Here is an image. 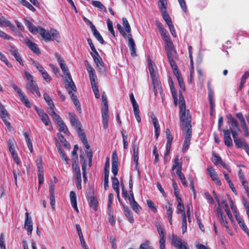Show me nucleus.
Returning a JSON list of instances; mask_svg holds the SVG:
<instances>
[{"mask_svg": "<svg viewBox=\"0 0 249 249\" xmlns=\"http://www.w3.org/2000/svg\"><path fill=\"white\" fill-rule=\"evenodd\" d=\"M24 23L29 31L33 34H39L42 39L45 41L56 40L58 42L60 37L59 32L54 29H51L50 31L40 27L34 26L29 20H25Z\"/></svg>", "mask_w": 249, "mask_h": 249, "instance_id": "nucleus-1", "label": "nucleus"}, {"mask_svg": "<svg viewBox=\"0 0 249 249\" xmlns=\"http://www.w3.org/2000/svg\"><path fill=\"white\" fill-rule=\"evenodd\" d=\"M69 115L70 117V121L71 125L75 127L76 128H78V134L82 142L83 143V144L85 148L86 149V153L88 159L89 166L90 167L91 166L92 163V154L91 150L89 149V145L88 144V141L86 139L84 133L79 127V125L77 117L75 115L71 113H70Z\"/></svg>", "mask_w": 249, "mask_h": 249, "instance_id": "nucleus-2", "label": "nucleus"}, {"mask_svg": "<svg viewBox=\"0 0 249 249\" xmlns=\"http://www.w3.org/2000/svg\"><path fill=\"white\" fill-rule=\"evenodd\" d=\"M179 107L180 125L182 127H184V125L189 126V124L191 123V116L189 113V110H186L185 99L181 93L179 95Z\"/></svg>", "mask_w": 249, "mask_h": 249, "instance_id": "nucleus-3", "label": "nucleus"}, {"mask_svg": "<svg viewBox=\"0 0 249 249\" xmlns=\"http://www.w3.org/2000/svg\"><path fill=\"white\" fill-rule=\"evenodd\" d=\"M148 69L150 77L152 80L155 94L156 95L157 90L160 89L159 87L160 81L157 67L151 60L149 61Z\"/></svg>", "mask_w": 249, "mask_h": 249, "instance_id": "nucleus-4", "label": "nucleus"}, {"mask_svg": "<svg viewBox=\"0 0 249 249\" xmlns=\"http://www.w3.org/2000/svg\"><path fill=\"white\" fill-rule=\"evenodd\" d=\"M213 193L218 204V206L215 209L214 211L216 213L217 216L220 222L221 225L225 227L226 231L228 232L229 231V228L228 226V222L226 219V216L220 210L221 207V202L214 191L213 192Z\"/></svg>", "mask_w": 249, "mask_h": 249, "instance_id": "nucleus-5", "label": "nucleus"}, {"mask_svg": "<svg viewBox=\"0 0 249 249\" xmlns=\"http://www.w3.org/2000/svg\"><path fill=\"white\" fill-rule=\"evenodd\" d=\"M23 77L27 81L26 88L32 93L35 92L38 96H40L41 94L36 84L33 80V76L28 71H25Z\"/></svg>", "mask_w": 249, "mask_h": 249, "instance_id": "nucleus-6", "label": "nucleus"}, {"mask_svg": "<svg viewBox=\"0 0 249 249\" xmlns=\"http://www.w3.org/2000/svg\"><path fill=\"white\" fill-rule=\"evenodd\" d=\"M168 238L171 244L177 249H189L187 243L180 237L172 234L169 236Z\"/></svg>", "mask_w": 249, "mask_h": 249, "instance_id": "nucleus-7", "label": "nucleus"}, {"mask_svg": "<svg viewBox=\"0 0 249 249\" xmlns=\"http://www.w3.org/2000/svg\"><path fill=\"white\" fill-rule=\"evenodd\" d=\"M157 231L159 234V248L160 249H166L165 248V232L162 224L159 222L155 224Z\"/></svg>", "mask_w": 249, "mask_h": 249, "instance_id": "nucleus-8", "label": "nucleus"}, {"mask_svg": "<svg viewBox=\"0 0 249 249\" xmlns=\"http://www.w3.org/2000/svg\"><path fill=\"white\" fill-rule=\"evenodd\" d=\"M229 204L231 206V209L232 210V212L235 214L236 220H237L240 227L249 236V230L248 229L247 227L245 225V224L244 221L242 220V219L236 215V213H237L236 208L235 206L234 205L233 202L231 198H229Z\"/></svg>", "mask_w": 249, "mask_h": 249, "instance_id": "nucleus-9", "label": "nucleus"}, {"mask_svg": "<svg viewBox=\"0 0 249 249\" xmlns=\"http://www.w3.org/2000/svg\"><path fill=\"white\" fill-rule=\"evenodd\" d=\"M0 116L2 119L5 124L7 126L8 128L11 129L12 126L10 122L8 121V119L10 117V115L8 114L7 111L5 109L2 105L0 103Z\"/></svg>", "mask_w": 249, "mask_h": 249, "instance_id": "nucleus-10", "label": "nucleus"}, {"mask_svg": "<svg viewBox=\"0 0 249 249\" xmlns=\"http://www.w3.org/2000/svg\"><path fill=\"white\" fill-rule=\"evenodd\" d=\"M24 229L27 231L28 235H31L33 231V221L29 213H25V220L24 223Z\"/></svg>", "mask_w": 249, "mask_h": 249, "instance_id": "nucleus-11", "label": "nucleus"}, {"mask_svg": "<svg viewBox=\"0 0 249 249\" xmlns=\"http://www.w3.org/2000/svg\"><path fill=\"white\" fill-rule=\"evenodd\" d=\"M55 56L57 58L58 62L60 65V67L66 77V79L67 78H69V77H71L68 68L64 63V61L61 58V56L58 53H56Z\"/></svg>", "mask_w": 249, "mask_h": 249, "instance_id": "nucleus-12", "label": "nucleus"}, {"mask_svg": "<svg viewBox=\"0 0 249 249\" xmlns=\"http://www.w3.org/2000/svg\"><path fill=\"white\" fill-rule=\"evenodd\" d=\"M163 41L165 43V49L167 55H176V51L171 38H170Z\"/></svg>", "mask_w": 249, "mask_h": 249, "instance_id": "nucleus-13", "label": "nucleus"}, {"mask_svg": "<svg viewBox=\"0 0 249 249\" xmlns=\"http://www.w3.org/2000/svg\"><path fill=\"white\" fill-rule=\"evenodd\" d=\"M231 134L236 146L238 148H244L248 143L244 140H239L237 138V132L235 131H231Z\"/></svg>", "mask_w": 249, "mask_h": 249, "instance_id": "nucleus-14", "label": "nucleus"}, {"mask_svg": "<svg viewBox=\"0 0 249 249\" xmlns=\"http://www.w3.org/2000/svg\"><path fill=\"white\" fill-rule=\"evenodd\" d=\"M207 170L209 176L214 183L217 185H220L221 184V182L214 169L212 167L210 166L207 168Z\"/></svg>", "mask_w": 249, "mask_h": 249, "instance_id": "nucleus-15", "label": "nucleus"}, {"mask_svg": "<svg viewBox=\"0 0 249 249\" xmlns=\"http://www.w3.org/2000/svg\"><path fill=\"white\" fill-rule=\"evenodd\" d=\"M36 110L43 123L46 125H49L50 123V120L47 114L42 109L37 107H36Z\"/></svg>", "mask_w": 249, "mask_h": 249, "instance_id": "nucleus-16", "label": "nucleus"}, {"mask_svg": "<svg viewBox=\"0 0 249 249\" xmlns=\"http://www.w3.org/2000/svg\"><path fill=\"white\" fill-rule=\"evenodd\" d=\"M239 178L242 185L243 186L244 189L246 191L247 196L249 197V187L248 186V182L244 177L241 169H239L238 173Z\"/></svg>", "mask_w": 249, "mask_h": 249, "instance_id": "nucleus-17", "label": "nucleus"}, {"mask_svg": "<svg viewBox=\"0 0 249 249\" xmlns=\"http://www.w3.org/2000/svg\"><path fill=\"white\" fill-rule=\"evenodd\" d=\"M65 88L68 90L70 95H71L73 91H76V88L72 80L71 77L66 79Z\"/></svg>", "mask_w": 249, "mask_h": 249, "instance_id": "nucleus-18", "label": "nucleus"}, {"mask_svg": "<svg viewBox=\"0 0 249 249\" xmlns=\"http://www.w3.org/2000/svg\"><path fill=\"white\" fill-rule=\"evenodd\" d=\"M165 133L166 135L167 143L166 146V152L165 153V156H167L169 154L172 142L173 141V137L171 135V132L169 129L167 128L166 129Z\"/></svg>", "mask_w": 249, "mask_h": 249, "instance_id": "nucleus-19", "label": "nucleus"}, {"mask_svg": "<svg viewBox=\"0 0 249 249\" xmlns=\"http://www.w3.org/2000/svg\"><path fill=\"white\" fill-rule=\"evenodd\" d=\"M25 43L26 45L30 48V49L36 54H39L40 52L39 49L37 46V45L34 42H32L30 39L27 38L25 39Z\"/></svg>", "mask_w": 249, "mask_h": 249, "instance_id": "nucleus-20", "label": "nucleus"}, {"mask_svg": "<svg viewBox=\"0 0 249 249\" xmlns=\"http://www.w3.org/2000/svg\"><path fill=\"white\" fill-rule=\"evenodd\" d=\"M86 67L89 74L90 82L97 81V76L93 68L89 64L86 65Z\"/></svg>", "mask_w": 249, "mask_h": 249, "instance_id": "nucleus-21", "label": "nucleus"}, {"mask_svg": "<svg viewBox=\"0 0 249 249\" xmlns=\"http://www.w3.org/2000/svg\"><path fill=\"white\" fill-rule=\"evenodd\" d=\"M152 124L155 128V133L156 139H157L160 134V127L158 119L155 116L151 117Z\"/></svg>", "mask_w": 249, "mask_h": 249, "instance_id": "nucleus-22", "label": "nucleus"}, {"mask_svg": "<svg viewBox=\"0 0 249 249\" xmlns=\"http://www.w3.org/2000/svg\"><path fill=\"white\" fill-rule=\"evenodd\" d=\"M70 200L72 208L79 213V210L77 206L76 196L75 193L73 191H71L70 194Z\"/></svg>", "mask_w": 249, "mask_h": 249, "instance_id": "nucleus-23", "label": "nucleus"}, {"mask_svg": "<svg viewBox=\"0 0 249 249\" xmlns=\"http://www.w3.org/2000/svg\"><path fill=\"white\" fill-rule=\"evenodd\" d=\"M89 204L92 209L94 211H97L98 206V201L96 198L94 196H90L88 198Z\"/></svg>", "mask_w": 249, "mask_h": 249, "instance_id": "nucleus-24", "label": "nucleus"}, {"mask_svg": "<svg viewBox=\"0 0 249 249\" xmlns=\"http://www.w3.org/2000/svg\"><path fill=\"white\" fill-rule=\"evenodd\" d=\"M228 119L229 122L231 123L233 128V130H232L231 131L236 130V131L237 132V135H238L240 129L236 120L231 115L228 116Z\"/></svg>", "mask_w": 249, "mask_h": 249, "instance_id": "nucleus-25", "label": "nucleus"}, {"mask_svg": "<svg viewBox=\"0 0 249 249\" xmlns=\"http://www.w3.org/2000/svg\"><path fill=\"white\" fill-rule=\"evenodd\" d=\"M167 56L171 67L172 68L173 72L175 75L177 72H179L178 69V67L174 60V57L176 56V55H167Z\"/></svg>", "mask_w": 249, "mask_h": 249, "instance_id": "nucleus-26", "label": "nucleus"}, {"mask_svg": "<svg viewBox=\"0 0 249 249\" xmlns=\"http://www.w3.org/2000/svg\"><path fill=\"white\" fill-rule=\"evenodd\" d=\"M101 113L103 127L105 129H107L108 127L109 118L108 111H101Z\"/></svg>", "mask_w": 249, "mask_h": 249, "instance_id": "nucleus-27", "label": "nucleus"}, {"mask_svg": "<svg viewBox=\"0 0 249 249\" xmlns=\"http://www.w3.org/2000/svg\"><path fill=\"white\" fill-rule=\"evenodd\" d=\"M221 207L220 208V210H221V212L223 213V212L222 211V209L223 208L225 210L229 218L230 219V220L231 221H232L233 217H232V214L230 213V209L229 208V205L227 204V202L226 201H222V202H221Z\"/></svg>", "mask_w": 249, "mask_h": 249, "instance_id": "nucleus-28", "label": "nucleus"}, {"mask_svg": "<svg viewBox=\"0 0 249 249\" xmlns=\"http://www.w3.org/2000/svg\"><path fill=\"white\" fill-rule=\"evenodd\" d=\"M48 113L53 118L54 120V123L56 124L58 123H60L61 121H62L60 118L59 116L53 110V108H49Z\"/></svg>", "mask_w": 249, "mask_h": 249, "instance_id": "nucleus-29", "label": "nucleus"}, {"mask_svg": "<svg viewBox=\"0 0 249 249\" xmlns=\"http://www.w3.org/2000/svg\"><path fill=\"white\" fill-rule=\"evenodd\" d=\"M133 160L135 163V169L139 171L138 165H139V150L138 148L136 146L133 147Z\"/></svg>", "mask_w": 249, "mask_h": 249, "instance_id": "nucleus-30", "label": "nucleus"}, {"mask_svg": "<svg viewBox=\"0 0 249 249\" xmlns=\"http://www.w3.org/2000/svg\"><path fill=\"white\" fill-rule=\"evenodd\" d=\"M10 51L12 55L14 56L16 60L20 64L23 66V62L18 51L14 48H12Z\"/></svg>", "mask_w": 249, "mask_h": 249, "instance_id": "nucleus-31", "label": "nucleus"}, {"mask_svg": "<svg viewBox=\"0 0 249 249\" xmlns=\"http://www.w3.org/2000/svg\"><path fill=\"white\" fill-rule=\"evenodd\" d=\"M172 170L176 169V173H179L181 171V164L178 161V156H177L174 160V162L172 166Z\"/></svg>", "mask_w": 249, "mask_h": 249, "instance_id": "nucleus-32", "label": "nucleus"}, {"mask_svg": "<svg viewBox=\"0 0 249 249\" xmlns=\"http://www.w3.org/2000/svg\"><path fill=\"white\" fill-rule=\"evenodd\" d=\"M23 135L25 137V140L28 148H29L30 151L32 153L33 151V147L31 139L27 132H24L23 133Z\"/></svg>", "mask_w": 249, "mask_h": 249, "instance_id": "nucleus-33", "label": "nucleus"}, {"mask_svg": "<svg viewBox=\"0 0 249 249\" xmlns=\"http://www.w3.org/2000/svg\"><path fill=\"white\" fill-rule=\"evenodd\" d=\"M23 135L25 137V140L28 148H29L30 151L32 153L33 151V147L31 139L27 132H24L23 133Z\"/></svg>", "mask_w": 249, "mask_h": 249, "instance_id": "nucleus-34", "label": "nucleus"}, {"mask_svg": "<svg viewBox=\"0 0 249 249\" xmlns=\"http://www.w3.org/2000/svg\"><path fill=\"white\" fill-rule=\"evenodd\" d=\"M94 36L99 41V42L103 44L104 43V40L100 35V33L98 32V31L96 29V27H92V29H91Z\"/></svg>", "mask_w": 249, "mask_h": 249, "instance_id": "nucleus-35", "label": "nucleus"}, {"mask_svg": "<svg viewBox=\"0 0 249 249\" xmlns=\"http://www.w3.org/2000/svg\"><path fill=\"white\" fill-rule=\"evenodd\" d=\"M102 107L101 111H108L107 97L105 92L102 94Z\"/></svg>", "mask_w": 249, "mask_h": 249, "instance_id": "nucleus-36", "label": "nucleus"}, {"mask_svg": "<svg viewBox=\"0 0 249 249\" xmlns=\"http://www.w3.org/2000/svg\"><path fill=\"white\" fill-rule=\"evenodd\" d=\"M80 158L81 160V162L82 164V169L83 171V177L85 178L86 173V169H87V160L85 159L84 156L81 155L80 156Z\"/></svg>", "mask_w": 249, "mask_h": 249, "instance_id": "nucleus-37", "label": "nucleus"}, {"mask_svg": "<svg viewBox=\"0 0 249 249\" xmlns=\"http://www.w3.org/2000/svg\"><path fill=\"white\" fill-rule=\"evenodd\" d=\"M175 75L178 79V84H179L180 88L183 90H185V84L184 83L183 80V78L181 76L180 73L179 72H177Z\"/></svg>", "mask_w": 249, "mask_h": 249, "instance_id": "nucleus-38", "label": "nucleus"}, {"mask_svg": "<svg viewBox=\"0 0 249 249\" xmlns=\"http://www.w3.org/2000/svg\"><path fill=\"white\" fill-rule=\"evenodd\" d=\"M112 188L116 191L118 196L119 195V180L116 177H112Z\"/></svg>", "mask_w": 249, "mask_h": 249, "instance_id": "nucleus-39", "label": "nucleus"}, {"mask_svg": "<svg viewBox=\"0 0 249 249\" xmlns=\"http://www.w3.org/2000/svg\"><path fill=\"white\" fill-rule=\"evenodd\" d=\"M91 84L95 97L96 98H99L100 97V93L99 91L98 90V86L97 81L91 82Z\"/></svg>", "mask_w": 249, "mask_h": 249, "instance_id": "nucleus-40", "label": "nucleus"}, {"mask_svg": "<svg viewBox=\"0 0 249 249\" xmlns=\"http://www.w3.org/2000/svg\"><path fill=\"white\" fill-rule=\"evenodd\" d=\"M56 125L59 127V130L60 131L63 132L64 133L68 135L70 134L67 126L65 125V124H64L62 121L56 124Z\"/></svg>", "mask_w": 249, "mask_h": 249, "instance_id": "nucleus-41", "label": "nucleus"}, {"mask_svg": "<svg viewBox=\"0 0 249 249\" xmlns=\"http://www.w3.org/2000/svg\"><path fill=\"white\" fill-rule=\"evenodd\" d=\"M177 202H178V205L177 206L176 213H181V214H183L184 213H185L184 206V204L182 203V201H178Z\"/></svg>", "mask_w": 249, "mask_h": 249, "instance_id": "nucleus-42", "label": "nucleus"}, {"mask_svg": "<svg viewBox=\"0 0 249 249\" xmlns=\"http://www.w3.org/2000/svg\"><path fill=\"white\" fill-rule=\"evenodd\" d=\"M43 95L44 100L48 103V105L49 106V108L52 109L53 108H54V104L50 96L46 93H44Z\"/></svg>", "mask_w": 249, "mask_h": 249, "instance_id": "nucleus-43", "label": "nucleus"}, {"mask_svg": "<svg viewBox=\"0 0 249 249\" xmlns=\"http://www.w3.org/2000/svg\"><path fill=\"white\" fill-rule=\"evenodd\" d=\"M19 98L22 102L28 107H31V103L30 102L28 98L24 95L23 93L19 96Z\"/></svg>", "mask_w": 249, "mask_h": 249, "instance_id": "nucleus-44", "label": "nucleus"}, {"mask_svg": "<svg viewBox=\"0 0 249 249\" xmlns=\"http://www.w3.org/2000/svg\"><path fill=\"white\" fill-rule=\"evenodd\" d=\"M124 211L125 212V215L128 218V219L129 221V222L131 223H133L134 222V219L130 210L127 207H124Z\"/></svg>", "mask_w": 249, "mask_h": 249, "instance_id": "nucleus-45", "label": "nucleus"}, {"mask_svg": "<svg viewBox=\"0 0 249 249\" xmlns=\"http://www.w3.org/2000/svg\"><path fill=\"white\" fill-rule=\"evenodd\" d=\"M161 14L163 19L166 22L168 26H169V25L173 24L172 23L171 19L170 18L169 14L167 13L166 11H163L161 12Z\"/></svg>", "mask_w": 249, "mask_h": 249, "instance_id": "nucleus-46", "label": "nucleus"}, {"mask_svg": "<svg viewBox=\"0 0 249 249\" xmlns=\"http://www.w3.org/2000/svg\"><path fill=\"white\" fill-rule=\"evenodd\" d=\"M182 233L184 234L187 231V220L185 213L181 214Z\"/></svg>", "mask_w": 249, "mask_h": 249, "instance_id": "nucleus-47", "label": "nucleus"}, {"mask_svg": "<svg viewBox=\"0 0 249 249\" xmlns=\"http://www.w3.org/2000/svg\"><path fill=\"white\" fill-rule=\"evenodd\" d=\"M139 249H154L152 246L150 245V242L149 240L145 241L142 244Z\"/></svg>", "mask_w": 249, "mask_h": 249, "instance_id": "nucleus-48", "label": "nucleus"}, {"mask_svg": "<svg viewBox=\"0 0 249 249\" xmlns=\"http://www.w3.org/2000/svg\"><path fill=\"white\" fill-rule=\"evenodd\" d=\"M91 3L93 6L98 8L99 9L104 10L105 11H106V7L99 1L92 0L91 1Z\"/></svg>", "mask_w": 249, "mask_h": 249, "instance_id": "nucleus-49", "label": "nucleus"}, {"mask_svg": "<svg viewBox=\"0 0 249 249\" xmlns=\"http://www.w3.org/2000/svg\"><path fill=\"white\" fill-rule=\"evenodd\" d=\"M122 21L124 27L126 32L128 33V34H130L131 28L127 19L125 18H122Z\"/></svg>", "mask_w": 249, "mask_h": 249, "instance_id": "nucleus-50", "label": "nucleus"}, {"mask_svg": "<svg viewBox=\"0 0 249 249\" xmlns=\"http://www.w3.org/2000/svg\"><path fill=\"white\" fill-rule=\"evenodd\" d=\"M130 204L134 211L137 213L139 212L141 207L135 200L132 199Z\"/></svg>", "mask_w": 249, "mask_h": 249, "instance_id": "nucleus-51", "label": "nucleus"}, {"mask_svg": "<svg viewBox=\"0 0 249 249\" xmlns=\"http://www.w3.org/2000/svg\"><path fill=\"white\" fill-rule=\"evenodd\" d=\"M249 76V72H246L241 78L240 85L239 86V89L241 90L243 87L244 84L246 82V79Z\"/></svg>", "mask_w": 249, "mask_h": 249, "instance_id": "nucleus-52", "label": "nucleus"}, {"mask_svg": "<svg viewBox=\"0 0 249 249\" xmlns=\"http://www.w3.org/2000/svg\"><path fill=\"white\" fill-rule=\"evenodd\" d=\"M20 2L22 3L24 6H26L31 11L34 12L36 10V9L34 8L33 6H32L28 1L26 0H20Z\"/></svg>", "mask_w": 249, "mask_h": 249, "instance_id": "nucleus-53", "label": "nucleus"}, {"mask_svg": "<svg viewBox=\"0 0 249 249\" xmlns=\"http://www.w3.org/2000/svg\"><path fill=\"white\" fill-rule=\"evenodd\" d=\"M58 137L61 142L62 143V144L66 148H69L70 147V145L69 143H68V142H67L66 139L64 138L62 134L59 133V134H58Z\"/></svg>", "mask_w": 249, "mask_h": 249, "instance_id": "nucleus-54", "label": "nucleus"}, {"mask_svg": "<svg viewBox=\"0 0 249 249\" xmlns=\"http://www.w3.org/2000/svg\"><path fill=\"white\" fill-rule=\"evenodd\" d=\"M32 65L34 67H36L38 70V71L40 72L41 74L45 71L44 68L42 67V66L40 65L38 62H33Z\"/></svg>", "mask_w": 249, "mask_h": 249, "instance_id": "nucleus-55", "label": "nucleus"}, {"mask_svg": "<svg viewBox=\"0 0 249 249\" xmlns=\"http://www.w3.org/2000/svg\"><path fill=\"white\" fill-rule=\"evenodd\" d=\"M15 142L12 140H9L8 141V146L10 152H13L15 151Z\"/></svg>", "mask_w": 249, "mask_h": 249, "instance_id": "nucleus-56", "label": "nucleus"}, {"mask_svg": "<svg viewBox=\"0 0 249 249\" xmlns=\"http://www.w3.org/2000/svg\"><path fill=\"white\" fill-rule=\"evenodd\" d=\"M126 37L128 39V46L129 48H135V44L131 34H128Z\"/></svg>", "mask_w": 249, "mask_h": 249, "instance_id": "nucleus-57", "label": "nucleus"}, {"mask_svg": "<svg viewBox=\"0 0 249 249\" xmlns=\"http://www.w3.org/2000/svg\"><path fill=\"white\" fill-rule=\"evenodd\" d=\"M160 32L163 40L170 38L168 31L165 29H163L160 31Z\"/></svg>", "mask_w": 249, "mask_h": 249, "instance_id": "nucleus-58", "label": "nucleus"}, {"mask_svg": "<svg viewBox=\"0 0 249 249\" xmlns=\"http://www.w3.org/2000/svg\"><path fill=\"white\" fill-rule=\"evenodd\" d=\"M159 7L161 12L166 11V0H159Z\"/></svg>", "mask_w": 249, "mask_h": 249, "instance_id": "nucleus-59", "label": "nucleus"}, {"mask_svg": "<svg viewBox=\"0 0 249 249\" xmlns=\"http://www.w3.org/2000/svg\"><path fill=\"white\" fill-rule=\"evenodd\" d=\"M94 62L96 63L97 67L100 69H102L103 67V62L102 60V58L100 56L99 57L96 58L94 60Z\"/></svg>", "mask_w": 249, "mask_h": 249, "instance_id": "nucleus-60", "label": "nucleus"}, {"mask_svg": "<svg viewBox=\"0 0 249 249\" xmlns=\"http://www.w3.org/2000/svg\"><path fill=\"white\" fill-rule=\"evenodd\" d=\"M213 155L214 158L213 162L214 164L217 165L218 163H222L221 159L217 154L213 153Z\"/></svg>", "mask_w": 249, "mask_h": 249, "instance_id": "nucleus-61", "label": "nucleus"}, {"mask_svg": "<svg viewBox=\"0 0 249 249\" xmlns=\"http://www.w3.org/2000/svg\"><path fill=\"white\" fill-rule=\"evenodd\" d=\"M146 203L149 208L151 209L154 213H156L157 212V208L155 206L154 203L151 200H147Z\"/></svg>", "mask_w": 249, "mask_h": 249, "instance_id": "nucleus-62", "label": "nucleus"}, {"mask_svg": "<svg viewBox=\"0 0 249 249\" xmlns=\"http://www.w3.org/2000/svg\"><path fill=\"white\" fill-rule=\"evenodd\" d=\"M118 170V162H112V172L114 176L117 175Z\"/></svg>", "mask_w": 249, "mask_h": 249, "instance_id": "nucleus-63", "label": "nucleus"}, {"mask_svg": "<svg viewBox=\"0 0 249 249\" xmlns=\"http://www.w3.org/2000/svg\"><path fill=\"white\" fill-rule=\"evenodd\" d=\"M165 208L167 210V213L168 215V217H172L173 211L172 208L171 207V204L169 202H168L167 205L165 206Z\"/></svg>", "mask_w": 249, "mask_h": 249, "instance_id": "nucleus-64", "label": "nucleus"}]
</instances>
